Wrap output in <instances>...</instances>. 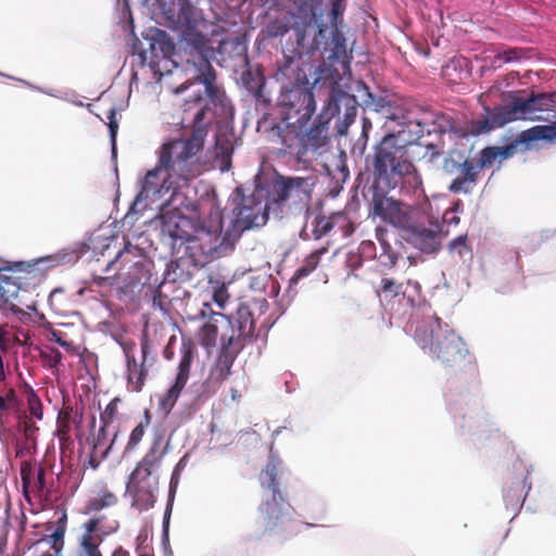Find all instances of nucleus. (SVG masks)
<instances>
[{"instance_id":"1","label":"nucleus","mask_w":556,"mask_h":556,"mask_svg":"<svg viewBox=\"0 0 556 556\" xmlns=\"http://www.w3.org/2000/svg\"><path fill=\"white\" fill-rule=\"evenodd\" d=\"M204 146L201 129L191 134L165 137L156 151L157 165L141 181L123 226L134 225L140 217L143 224L159 225L162 239L188 241L190 220L185 216L184 188L202 173L199 153Z\"/></svg>"},{"instance_id":"2","label":"nucleus","mask_w":556,"mask_h":556,"mask_svg":"<svg viewBox=\"0 0 556 556\" xmlns=\"http://www.w3.org/2000/svg\"><path fill=\"white\" fill-rule=\"evenodd\" d=\"M414 337L422 350L428 349L452 369L448 381L456 389H467L478 382V365L465 341L438 316L433 315L417 326Z\"/></svg>"},{"instance_id":"3","label":"nucleus","mask_w":556,"mask_h":556,"mask_svg":"<svg viewBox=\"0 0 556 556\" xmlns=\"http://www.w3.org/2000/svg\"><path fill=\"white\" fill-rule=\"evenodd\" d=\"M280 460L270 456L260 472L262 489L269 492L257 509V527L263 536L287 541L298 532V522L293 518L294 509L280 490Z\"/></svg>"},{"instance_id":"4","label":"nucleus","mask_w":556,"mask_h":556,"mask_svg":"<svg viewBox=\"0 0 556 556\" xmlns=\"http://www.w3.org/2000/svg\"><path fill=\"white\" fill-rule=\"evenodd\" d=\"M314 182L308 178H290L286 182H275L270 190L256 187L254 192L241 200V206L235 217V227L247 230L266 224L269 214L279 217L281 203L293 193L301 192L307 199L313 190Z\"/></svg>"},{"instance_id":"5","label":"nucleus","mask_w":556,"mask_h":556,"mask_svg":"<svg viewBox=\"0 0 556 556\" xmlns=\"http://www.w3.org/2000/svg\"><path fill=\"white\" fill-rule=\"evenodd\" d=\"M230 332L220 338V349L210 369L206 386L215 392L232 374L233 363L248 342L254 337L255 319L250 307L241 303L236 316L229 318Z\"/></svg>"},{"instance_id":"6","label":"nucleus","mask_w":556,"mask_h":556,"mask_svg":"<svg viewBox=\"0 0 556 556\" xmlns=\"http://www.w3.org/2000/svg\"><path fill=\"white\" fill-rule=\"evenodd\" d=\"M162 438H154L149 451L129 476L127 491L132 501L131 507L144 511L154 506L159 491V475L165 451L161 447Z\"/></svg>"},{"instance_id":"7","label":"nucleus","mask_w":556,"mask_h":556,"mask_svg":"<svg viewBox=\"0 0 556 556\" xmlns=\"http://www.w3.org/2000/svg\"><path fill=\"white\" fill-rule=\"evenodd\" d=\"M79 258L75 250L62 249L60 252L31 261L15 262L12 267L0 268V306L10 309L14 314H23L20 299L21 282L16 271H28L39 263H46L48 267L73 264Z\"/></svg>"},{"instance_id":"8","label":"nucleus","mask_w":556,"mask_h":556,"mask_svg":"<svg viewBox=\"0 0 556 556\" xmlns=\"http://www.w3.org/2000/svg\"><path fill=\"white\" fill-rule=\"evenodd\" d=\"M186 71L195 78V80L174 89V92L179 94L190 91L187 101L203 104L195 113V119L200 122L204 116V108L212 101L213 98V76L212 68L207 61L201 60L199 64L188 62Z\"/></svg>"},{"instance_id":"9","label":"nucleus","mask_w":556,"mask_h":556,"mask_svg":"<svg viewBox=\"0 0 556 556\" xmlns=\"http://www.w3.org/2000/svg\"><path fill=\"white\" fill-rule=\"evenodd\" d=\"M544 97L531 98L528 100H516L511 105L501 108L492 112L477 128L471 132L479 135L481 132L491 130L496 127H502L505 124L517 119H538L536 112L541 111V103Z\"/></svg>"},{"instance_id":"10","label":"nucleus","mask_w":556,"mask_h":556,"mask_svg":"<svg viewBox=\"0 0 556 556\" xmlns=\"http://www.w3.org/2000/svg\"><path fill=\"white\" fill-rule=\"evenodd\" d=\"M198 354L197 346L191 339H182L180 346V361L177 367V374L174 383L161 396L159 401V409L164 414H169L185 389L189 378L191 365Z\"/></svg>"},{"instance_id":"11","label":"nucleus","mask_w":556,"mask_h":556,"mask_svg":"<svg viewBox=\"0 0 556 556\" xmlns=\"http://www.w3.org/2000/svg\"><path fill=\"white\" fill-rule=\"evenodd\" d=\"M135 344L126 345L124 348L126 356V379L127 388L131 392L142 391L146 380L149 375V368L155 363V356H149L150 343L149 340L143 337L140 343L141 348V362H137L134 353Z\"/></svg>"},{"instance_id":"12","label":"nucleus","mask_w":556,"mask_h":556,"mask_svg":"<svg viewBox=\"0 0 556 556\" xmlns=\"http://www.w3.org/2000/svg\"><path fill=\"white\" fill-rule=\"evenodd\" d=\"M150 49L153 54L151 66L155 74L162 77L170 74L177 67L178 60L175 46L167 34L160 29H150L148 34Z\"/></svg>"},{"instance_id":"13","label":"nucleus","mask_w":556,"mask_h":556,"mask_svg":"<svg viewBox=\"0 0 556 556\" xmlns=\"http://www.w3.org/2000/svg\"><path fill=\"white\" fill-rule=\"evenodd\" d=\"M235 245H178L176 253L179 254L184 248L182 254L179 257L181 266L203 267L212 261L219 258L223 251H232Z\"/></svg>"},{"instance_id":"14","label":"nucleus","mask_w":556,"mask_h":556,"mask_svg":"<svg viewBox=\"0 0 556 556\" xmlns=\"http://www.w3.org/2000/svg\"><path fill=\"white\" fill-rule=\"evenodd\" d=\"M281 101L295 111L299 123L306 122L315 112V100L312 91L307 88H292L282 94Z\"/></svg>"},{"instance_id":"15","label":"nucleus","mask_w":556,"mask_h":556,"mask_svg":"<svg viewBox=\"0 0 556 556\" xmlns=\"http://www.w3.org/2000/svg\"><path fill=\"white\" fill-rule=\"evenodd\" d=\"M83 424V412L74 408L68 403H63L56 417L55 435L60 441L61 450H65L73 444L71 437L72 427L80 428Z\"/></svg>"},{"instance_id":"16","label":"nucleus","mask_w":556,"mask_h":556,"mask_svg":"<svg viewBox=\"0 0 556 556\" xmlns=\"http://www.w3.org/2000/svg\"><path fill=\"white\" fill-rule=\"evenodd\" d=\"M375 215L396 227L409 226V208L392 198L375 199Z\"/></svg>"},{"instance_id":"17","label":"nucleus","mask_w":556,"mask_h":556,"mask_svg":"<svg viewBox=\"0 0 556 556\" xmlns=\"http://www.w3.org/2000/svg\"><path fill=\"white\" fill-rule=\"evenodd\" d=\"M215 316H220L229 321V318L235 317L236 313L233 315L226 316L222 313L214 312L210 303L205 302L203 304L202 308L198 314V317L202 319H207V321L200 328L199 340L200 344L206 350L214 348L217 342L218 327L214 319Z\"/></svg>"},{"instance_id":"18","label":"nucleus","mask_w":556,"mask_h":556,"mask_svg":"<svg viewBox=\"0 0 556 556\" xmlns=\"http://www.w3.org/2000/svg\"><path fill=\"white\" fill-rule=\"evenodd\" d=\"M377 166L379 169H386L388 166H391L392 173L403 177L404 182L409 187L416 188L421 184L420 177L415 172L414 165L410 162L403 159L394 163V159L383 150L377 156Z\"/></svg>"},{"instance_id":"19","label":"nucleus","mask_w":556,"mask_h":556,"mask_svg":"<svg viewBox=\"0 0 556 556\" xmlns=\"http://www.w3.org/2000/svg\"><path fill=\"white\" fill-rule=\"evenodd\" d=\"M130 256L143 258V250L140 248V245H124L122 250L116 251L115 256L108 261V264L104 268L105 273H111L112 270H115V266L117 264H121L122 266H125L128 263H132L135 266L141 265V261H132Z\"/></svg>"},{"instance_id":"20","label":"nucleus","mask_w":556,"mask_h":556,"mask_svg":"<svg viewBox=\"0 0 556 556\" xmlns=\"http://www.w3.org/2000/svg\"><path fill=\"white\" fill-rule=\"evenodd\" d=\"M540 140L556 142V123L534 126L522 131L519 137V141L527 144Z\"/></svg>"},{"instance_id":"21","label":"nucleus","mask_w":556,"mask_h":556,"mask_svg":"<svg viewBox=\"0 0 556 556\" xmlns=\"http://www.w3.org/2000/svg\"><path fill=\"white\" fill-rule=\"evenodd\" d=\"M117 503V496L109 491L108 489L101 490L98 492V494L93 497H91L86 506H85V513L91 514L94 511L102 510L104 508L114 506Z\"/></svg>"},{"instance_id":"22","label":"nucleus","mask_w":556,"mask_h":556,"mask_svg":"<svg viewBox=\"0 0 556 556\" xmlns=\"http://www.w3.org/2000/svg\"><path fill=\"white\" fill-rule=\"evenodd\" d=\"M232 153V144L228 139L217 138L214 150L215 163L220 172H226L230 168V159Z\"/></svg>"},{"instance_id":"23","label":"nucleus","mask_w":556,"mask_h":556,"mask_svg":"<svg viewBox=\"0 0 556 556\" xmlns=\"http://www.w3.org/2000/svg\"><path fill=\"white\" fill-rule=\"evenodd\" d=\"M326 248H321L320 250H317L309 254L302 266H300L294 275L290 279V286H294L299 282L300 279L308 276L318 265L319 257L321 254L326 252Z\"/></svg>"},{"instance_id":"24","label":"nucleus","mask_w":556,"mask_h":556,"mask_svg":"<svg viewBox=\"0 0 556 556\" xmlns=\"http://www.w3.org/2000/svg\"><path fill=\"white\" fill-rule=\"evenodd\" d=\"M326 248H321L320 250H317L309 254L302 266H300L294 275L290 279V286H294L299 282L300 279L308 276L318 265L319 257L321 254L326 252Z\"/></svg>"},{"instance_id":"25","label":"nucleus","mask_w":556,"mask_h":556,"mask_svg":"<svg viewBox=\"0 0 556 556\" xmlns=\"http://www.w3.org/2000/svg\"><path fill=\"white\" fill-rule=\"evenodd\" d=\"M326 248H321L320 250H317L309 254L302 266H300L294 275L290 279V286H294L299 282L300 279L308 276L318 265L319 257L321 254L326 252Z\"/></svg>"},{"instance_id":"26","label":"nucleus","mask_w":556,"mask_h":556,"mask_svg":"<svg viewBox=\"0 0 556 556\" xmlns=\"http://www.w3.org/2000/svg\"><path fill=\"white\" fill-rule=\"evenodd\" d=\"M377 294L381 302L390 303L400 294L405 295L402 283L396 282L391 278H382L380 288L377 290Z\"/></svg>"},{"instance_id":"27","label":"nucleus","mask_w":556,"mask_h":556,"mask_svg":"<svg viewBox=\"0 0 556 556\" xmlns=\"http://www.w3.org/2000/svg\"><path fill=\"white\" fill-rule=\"evenodd\" d=\"M208 288L212 293L213 302L218 306L219 309H225L226 304L230 299L228 292V283L219 279L210 278Z\"/></svg>"},{"instance_id":"28","label":"nucleus","mask_w":556,"mask_h":556,"mask_svg":"<svg viewBox=\"0 0 556 556\" xmlns=\"http://www.w3.org/2000/svg\"><path fill=\"white\" fill-rule=\"evenodd\" d=\"M513 147L507 148H486L482 151L481 157L479 161L480 167H491L493 166L494 161L496 160H505L513 154Z\"/></svg>"},{"instance_id":"29","label":"nucleus","mask_w":556,"mask_h":556,"mask_svg":"<svg viewBox=\"0 0 556 556\" xmlns=\"http://www.w3.org/2000/svg\"><path fill=\"white\" fill-rule=\"evenodd\" d=\"M18 406V397L15 389L8 383L0 384V417L4 410L14 409Z\"/></svg>"},{"instance_id":"30","label":"nucleus","mask_w":556,"mask_h":556,"mask_svg":"<svg viewBox=\"0 0 556 556\" xmlns=\"http://www.w3.org/2000/svg\"><path fill=\"white\" fill-rule=\"evenodd\" d=\"M150 422H151V414H150L149 409H146L143 418L130 432V435H129V439L127 442V450L135 448L141 442Z\"/></svg>"},{"instance_id":"31","label":"nucleus","mask_w":556,"mask_h":556,"mask_svg":"<svg viewBox=\"0 0 556 556\" xmlns=\"http://www.w3.org/2000/svg\"><path fill=\"white\" fill-rule=\"evenodd\" d=\"M37 469L29 460L21 463L20 475L22 480V488L24 496L27 501L30 500V482L34 480Z\"/></svg>"},{"instance_id":"32","label":"nucleus","mask_w":556,"mask_h":556,"mask_svg":"<svg viewBox=\"0 0 556 556\" xmlns=\"http://www.w3.org/2000/svg\"><path fill=\"white\" fill-rule=\"evenodd\" d=\"M173 288L174 282H161L153 291V305L157 306L163 312H167L172 305V300L165 293V290Z\"/></svg>"},{"instance_id":"33","label":"nucleus","mask_w":556,"mask_h":556,"mask_svg":"<svg viewBox=\"0 0 556 556\" xmlns=\"http://www.w3.org/2000/svg\"><path fill=\"white\" fill-rule=\"evenodd\" d=\"M119 224L115 220H109L102 224L94 232L96 241H114L118 239Z\"/></svg>"},{"instance_id":"34","label":"nucleus","mask_w":556,"mask_h":556,"mask_svg":"<svg viewBox=\"0 0 556 556\" xmlns=\"http://www.w3.org/2000/svg\"><path fill=\"white\" fill-rule=\"evenodd\" d=\"M99 545L100 543L93 542L89 534H83L76 556H102Z\"/></svg>"},{"instance_id":"35","label":"nucleus","mask_w":556,"mask_h":556,"mask_svg":"<svg viewBox=\"0 0 556 556\" xmlns=\"http://www.w3.org/2000/svg\"><path fill=\"white\" fill-rule=\"evenodd\" d=\"M108 428L109 427H103V424H101L100 426V429L98 431V434L94 439V442H93V451L96 453L100 452L102 454V456H106L110 448L112 447L114 441H115V438L117 435V432L114 433V438L111 440V442L108 444L109 440H108Z\"/></svg>"},{"instance_id":"36","label":"nucleus","mask_w":556,"mask_h":556,"mask_svg":"<svg viewBox=\"0 0 556 556\" xmlns=\"http://www.w3.org/2000/svg\"><path fill=\"white\" fill-rule=\"evenodd\" d=\"M48 493L49 491L46 484V469L43 467H39L34 480L30 482V494L41 498L42 496H47Z\"/></svg>"},{"instance_id":"37","label":"nucleus","mask_w":556,"mask_h":556,"mask_svg":"<svg viewBox=\"0 0 556 556\" xmlns=\"http://www.w3.org/2000/svg\"><path fill=\"white\" fill-rule=\"evenodd\" d=\"M62 353L55 348L47 346L40 352V359L42 361L43 365L51 369L58 368L62 362Z\"/></svg>"},{"instance_id":"38","label":"nucleus","mask_w":556,"mask_h":556,"mask_svg":"<svg viewBox=\"0 0 556 556\" xmlns=\"http://www.w3.org/2000/svg\"><path fill=\"white\" fill-rule=\"evenodd\" d=\"M48 542L51 543L52 552L43 553L40 556H61V552L64 546V529L56 528L50 535Z\"/></svg>"},{"instance_id":"39","label":"nucleus","mask_w":556,"mask_h":556,"mask_svg":"<svg viewBox=\"0 0 556 556\" xmlns=\"http://www.w3.org/2000/svg\"><path fill=\"white\" fill-rule=\"evenodd\" d=\"M119 402H121V400L118 397H114L105 406L104 410L101 412L100 424H103V427H110L111 424L116 419L117 414H118Z\"/></svg>"},{"instance_id":"40","label":"nucleus","mask_w":556,"mask_h":556,"mask_svg":"<svg viewBox=\"0 0 556 556\" xmlns=\"http://www.w3.org/2000/svg\"><path fill=\"white\" fill-rule=\"evenodd\" d=\"M463 167V172L465 173V179H455L450 186V189L454 192L463 190V185L466 181L473 182L475 180L473 166L469 162H465Z\"/></svg>"},{"instance_id":"41","label":"nucleus","mask_w":556,"mask_h":556,"mask_svg":"<svg viewBox=\"0 0 556 556\" xmlns=\"http://www.w3.org/2000/svg\"><path fill=\"white\" fill-rule=\"evenodd\" d=\"M379 262L381 265L392 267L397 262V252L393 250L392 245H380Z\"/></svg>"},{"instance_id":"42","label":"nucleus","mask_w":556,"mask_h":556,"mask_svg":"<svg viewBox=\"0 0 556 556\" xmlns=\"http://www.w3.org/2000/svg\"><path fill=\"white\" fill-rule=\"evenodd\" d=\"M27 403H28V409L29 414L38 419L41 420L43 417V407L40 399L37 396V394L31 391L27 396Z\"/></svg>"},{"instance_id":"43","label":"nucleus","mask_w":556,"mask_h":556,"mask_svg":"<svg viewBox=\"0 0 556 556\" xmlns=\"http://www.w3.org/2000/svg\"><path fill=\"white\" fill-rule=\"evenodd\" d=\"M441 245H421L419 251L415 255H408L407 258L409 261V265L414 266L417 265L419 262H425L426 258L424 257L425 254L428 255H435Z\"/></svg>"},{"instance_id":"44","label":"nucleus","mask_w":556,"mask_h":556,"mask_svg":"<svg viewBox=\"0 0 556 556\" xmlns=\"http://www.w3.org/2000/svg\"><path fill=\"white\" fill-rule=\"evenodd\" d=\"M269 279H270V275H267V274L251 276L250 277V288L253 291H260V292L264 291Z\"/></svg>"},{"instance_id":"45","label":"nucleus","mask_w":556,"mask_h":556,"mask_svg":"<svg viewBox=\"0 0 556 556\" xmlns=\"http://www.w3.org/2000/svg\"><path fill=\"white\" fill-rule=\"evenodd\" d=\"M108 125L110 128L112 148H113V153H114L115 152V138H116V134H117V129H118V124L115 119V110L114 109L110 110V112H109Z\"/></svg>"},{"instance_id":"46","label":"nucleus","mask_w":556,"mask_h":556,"mask_svg":"<svg viewBox=\"0 0 556 556\" xmlns=\"http://www.w3.org/2000/svg\"><path fill=\"white\" fill-rule=\"evenodd\" d=\"M116 274H117L116 270L114 271L113 275H108V276L93 274V276H92L93 282L99 287H105V286L112 287L115 285Z\"/></svg>"},{"instance_id":"47","label":"nucleus","mask_w":556,"mask_h":556,"mask_svg":"<svg viewBox=\"0 0 556 556\" xmlns=\"http://www.w3.org/2000/svg\"><path fill=\"white\" fill-rule=\"evenodd\" d=\"M100 520L98 518H91L85 525L86 532L84 534H89L93 542H101V539L94 534L98 530Z\"/></svg>"},{"instance_id":"48","label":"nucleus","mask_w":556,"mask_h":556,"mask_svg":"<svg viewBox=\"0 0 556 556\" xmlns=\"http://www.w3.org/2000/svg\"><path fill=\"white\" fill-rule=\"evenodd\" d=\"M182 462H184V458L178 462V464L175 466V468L173 470L170 482H169V492L170 493L175 492V490L179 483L180 472L182 469Z\"/></svg>"},{"instance_id":"49","label":"nucleus","mask_w":556,"mask_h":556,"mask_svg":"<svg viewBox=\"0 0 556 556\" xmlns=\"http://www.w3.org/2000/svg\"><path fill=\"white\" fill-rule=\"evenodd\" d=\"M254 265L257 269L265 268V267L267 269L271 268V262H270V258L268 257V255H263L260 260L254 262Z\"/></svg>"},{"instance_id":"50","label":"nucleus","mask_w":556,"mask_h":556,"mask_svg":"<svg viewBox=\"0 0 556 556\" xmlns=\"http://www.w3.org/2000/svg\"><path fill=\"white\" fill-rule=\"evenodd\" d=\"M52 337L56 343H59L61 346L65 348L67 351H72L74 349L73 343L66 340H63L60 334L56 332H52Z\"/></svg>"},{"instance_id":"51","label":"nucleus","mask_w":556,"mask_h":556,"mask_svg":"<svg viewBox=\"0 0 556 556\" xmlns=\"http://www.w3.org/2000/svg\"><path fill=\"white\" fill-rule=\"evenodd\" d=\"M224 228V219L223 217L216 213V220L213 225L210 226V229L213 231H218Z\"/></svg>"},{"instance_id":"52","label":"nucleus","mask_w":556,"mask_h":556,"mask_svg":"<svg viewBox=\"0 0 556 556\" xmlns=\"http://www.w3.org/2000/svg\"><path fill=\"white\" fill-rule=\"evenodd\" d=\"M36 430H37V428L33 424L25 422L24 433L27 439H31V437Z\"/></svg>"},{"instance_id":"53","label":"nucleus","mask_w":556,"mask_h":556,"mask_svg":"<svg viewBox=\"0 0 556 556\" xmlns=\"http://www.w3.org/2000/svg\"><path fill=\"white\" fill-rule=\"evenodd\" d=\"M287 29H288L287 25H281L277 29L270 28L269 34L273 36H278V35H282L283 33H286Z\"/></svg>"},{"instance_id":"54","label":"nucleus","mask_w":556,"mask_h":556,"mask_svg":"<svg viewBox=\"0 0 556 556\" xmlns=\"http://www.w3.org/2000/svg\"><path fill=\"white\" fill-rule=\"evenodd\" d=\"M174 340H175V337H172V338H170V340H169V342H168V344H167V346H166V348H165V350H164V356H165V358H167V359H172V358H173V356H174V352H173V351L170 350V348H169V345H170L172 341H174Z\"/></svg>"},{"instance_id":"55","label":"nucleus","mask_w":556,"mask_h":556,"mask_svg":"<svg viewBox=\"0 0 556 556\" xmlns=\"http://www.w3.org/2000/svg\"><path fill=\"white\" fill-rule=\"evenodd\" d=\"M112 556H130V554L128 551L119 546L113 552Z\"/></svg>"},{"instance_id":"56","label":"nucleus","mask_w":556,"mask_h":556,"mask_svg":"<svg viewBox=\"0 0 556 556\" xmlns=\"http://www.w3.org/2000/svg\"><path fill=\"white\" fill-rule=\"evenodd\" d=\"M230 395H231V400L233 402H239L240 399H241L240 392L237 389H235V388L230 389Z\"/></svg>"},{"instance_id":"57","label":"nucleus","mask_w":556,"mask_h":556,"mask_svg":"<svg viewBox=\"0 0 556 556\" xmlns=\"http://www.w3.org/2000/svg\"><path fill=\"white\" fill-rule=\"evenodd\" d=\"M348 262L350 263L351 266L353 267H356V266H359L361 265V260L358 256H352L348 260Z\"/></svg>"},{"instance_id":"58","label":"nucleus","mask_w":556,"mask_h":556,"mask_svg":"<svg viewBox=\"0 0 556 556\" xmlns=\"http://www.w3.org/2000/svg\"><path fill=\"white\" fill-rule=\"evenodd\" d=\"M136 238H137V237H136L135 235H129V233H128V235H125V236L123 237V240H124V243H130V240H134V239H136Z\"/></svg>"},{"instance_id":"59","label":"nucleus","mask_w":556,"mask_h":556,"mask_svg":"<svg viewBox=\"0 0 556 556\" xmlns=\"http://www.w3.org/2000/svg\"><path fill=\"white\" fill-rule=\"evenodd\" d=\"M3 383H7L5 382V369H4V367L0 368V384H3Z\"/></svg>"},{"instance_id":"60","label":"nucleus","mask_w":556,"mask_h":556,"mask_svg":"<svg viewBox=\"0 0 556 556\" xmlns=\"http://www.w3.org/2000/svg\"><path fill=\"white\" fill-rule=\"evenodd\" d=\"M407 283H408V285H413V286H414V288H415L417 291H420V285H419L418 282H416V281H415V282H412L410 280H408V282H407Z\"/></svg>"},{"instance_id":"61","label":"nucleus","mask_w":556,"mask_h":556,"mask_svg":"<svg viewBox=\"0 0 556 556\" xmlns=\"http://www.w3.org/2000/svg\"><path fill=\"white\" fill-rule=\"evenodd\" d=\"M110 248H111V245H110V244L102 245L101 254H102V255H104L105 251H108Z\"/></svg>"},{"instance_id":"62","label":"nucleus","mask_w":556,"mask_h":556,"mask_svg":"<svg viewBox=\"0 0 556 556\" xmlns=\"http://www.w3.org/2000/svg\"><path fill=\"white\" fill-rule=\"evenodd\" d=\"M91 426L94 427L96 426V416H92L91 417Z\"/></svg>"},{"instance_id":"63","label":"nucleus","mask_w":556,"mask_h":556,"mask_svg":"<svg viewBox=\"0 0 556 556\" xmlns=\"http://www.w3.org/2000/svg\"><path fill=\"white\" fill-rule=\"evenodd\" d=\"M139 556H154V555L151 553H142V554L140 553Z\"/></svg>"},{"instance_id":"64","label":"nucleus","mask_w":556,"mask_h":556,"mask_svg":"<svg viewBox=\"0 0 556 556\" xmlns=\"http://www.w3.org/2000/svg\"><path fill=\"white\" fill-rule=\"evenodd\" d=\"M453 243H455V244L463 243V242H462V238H460V237H459V238H457Z\"/></svg>"}]
</instances>
